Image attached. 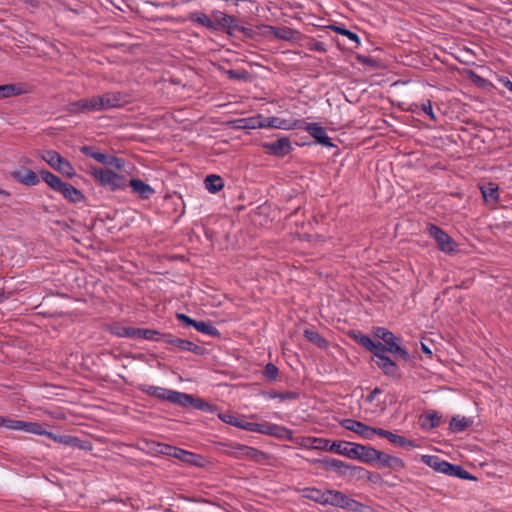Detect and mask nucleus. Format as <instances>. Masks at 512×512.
<instances>
[{
    "instance_id": "f257e3e1",
    "label": "nucleus",
    "mask_w": 512,
    "mask_h": 512,
    "mask_svg": "<svg viewBox=\"0 0 512 512\" xmlns=\"http://www.w3.org/2000/svg\"><path fill=\"white\" fill-rule=\"evenodd\" d=\"M322 469L335 473L347 483L364 481L366 468L356 466L332 457H322Z\"/></svg>"
},
{
    "instance_id": "f03ea898",
    "label": "nucleus",
    "mask_w": 512,
    "mask_h": 512,
    "mask_svg": "<svg viewBox=\"0 0 512 512\" xmlns=\"http://www.w3.org/2000/svg\"><path fill=\"white\" fill-rule=\"evenodd\" d=\"M421 461L437 472L454 476L463 480L476 481L477 478L465 470L461 465L452 464L436 455H422Z\"/></svg>"
},
{
    "instance_id": "7ed1b4c3",
    "label": "nucleus",
    "mask_w": 512,
    "mask_h": 512,
    "mask_svg": "<svg viewBox=\"0 0 512 512\" xmlns=\"http://www.w3.org/2000/svg\"><path fill=\"white\" fill-rule=\"evenodd\" d=\"M322 505H331L347 511L363 512L368 507L341 491L328 489L322 492Z\"/></svg>"
},
{
    "instance_id": "20e7f679",
    "label": "nucleus",
    "mask_w": 512,
    "mask_h": 512,
    "mask_svg": "<svg viewBox=\"0 0 512 512\" xmlns=\"http://www.w3.org/2000/svg\"><path fill=\"white\" fill-rule=\"evenodd\" d=\"M45 426H47V424L38 423V427L36 428V431L33 432V434L46 436L49 439H52L53 441L64 446L76 448L79 450L91 451L93 448L92 442L89 440H83L77 436L72 435H60L58 433L46 430Z\"/></svg>"
},
{
    "instance_id": "39448f33",
    "label": "nucleus",
    "mask_w": 512,
    "mask_h": 512,
    "mask_svg": "<svg viewBox=\"0 0 512 512\" xmlns=\"http://www.w3.org/2000/svg\"><path fill=\"white\" fill-rule=\"evenodd\" d=\"M89 172L96 181L111 191L124 190L128 186V180L124 175L110 169L91 166Z\"/></svg>"
},
{
    "instance_id": "423d86ee",
    "label": "nucleus",
    "mask_w": 512,
    "mask_h": 512,
    "mask_svg": "<svg viewBox=\"0 0 512 512\" xmlns=\"http://www.w3.org/2000/svg\"><path fill=\"white\" fill-rule=\"evenodd\" d=\"M218 445L230 448V450L225 451V453L236 458L241 455L247 459L255 461L256 463H263L270 458L268 453L243 444L220 442Z\"/></svg>"
},
{
    "instance_id": "0eeeda50",
    "label": "nucleus",
    "mask_w": 512,
    "mask_h": 512,
    "mask_svg": "<svg viewBox=\"0 0 512 512\" xmlns=\"http://www.w3.org/2000/svg\"><path fill=\"white\" fill-rule=\"evenodd\" d=\"M374 334L377 338L384 341L388 352L394 354L397 358L403 359L406 362L411 361V356L407 350L399 345L400 338H397L390 330L384 327H376Z\"/></svg>"
},
{
    "instance_id": "6e6552de",
    "label": "nucleus",
    "mask_w": 512,
    "mask_h": 512,
    "mask_svg": "<svg viewBox=\"0 0 512 512\" xmlns=\"http://www.w3.org/2000/svg\"><path fill=\"white\" fill-rule=\"evenodd\" d=\"M176 405L182 408L193 407L194 409L210 413L219 411L217 405L211 404L203 398L185 392L179 393Z\"/></svg>"
},
{
    "instance_id": "1a4fd4ad",
    "label": "nucleus",
    "mask_w": 512,
    "mask_h": 512,
    "mask_svg": "<svg viewBox=\"0 0 512 512\" xmlns=\"http://www.w3.org/2000/svg\"><path fill=\"white\" fill-rule=\"evenodd\" d=\"M80 151L85 156L91 157L103 165L115 167L118 170H122L124 168L125 161L122 158L96 151L92 146H82Z\"/></svg>"
},
{
    "instance_id": "9d476101",
    "label": "nucleus",
    "mask_w": 512,
    "mask_h": 512,
    "mask_svg": "<svg viewBox=\"0 0 512 512\" xmlns=\"http://www.w3.org/2000/svg\"><path fill=\"white\" fill-rule=\"evenodd\" d=\"M430 235L436 240L438 248L447 254L458 252V244L456 241L439 226H429Z\"/></svg>"
},
{
    "instance_id": "9b49d317",
    "label": "nucleus",
    "mask_w": 512,
    "mask_h": 512,
    "mask_svg": "<svg viewBox=\"0 0 512 512\" xmlns=\"http://www.w3.org/2000/svg\"><path fill=\"white\" fill-rule=\"evenodd\" d=\"M139 391L149 395L153 396L159 400L162 401H168L172 404L177 403L178 397H179V391L159 387V386H153L148 384H141L138 386Z\"/></svg>"
},
{
    "instance_id": "f8f14e48",
    "label": "nucleus",
    "mask_w": 512,
    "mask_h": 512,
    "mask_svg": "<svg viewBox=\"0 0 512 512\" xmlns=\"http://www.w3.org/2000/svg\"><path fill=\"white\" fill-rule=\"evenodd\" d=\"M98 111L119 108L126 103L125 96L121 92H107L95 95Z\"/></svg>"
},
{
    "instance_id": "ddd939ff",
    "label": "nucleus",
    "mask_w": 512,
    "mask_h": 512,
    "mask_svg": "<svg viewBox=\"0 0 512 512\" xmlns=\"http://www.w3.org/2000/svg\"><path fill=\"white\" fill-rule=\"evenodd\" d=\"M354 445H356V443L349 441H330L328 439H322V450L340 454L349 459L353 458L355 450Z\"/></svg>"
},
{
    "instance_id": "4468645a",
    "label": "nucleus",
    "mask_w": 512,
    "mask_h": 512,
    "mask_svg": "<svg viewBox=\"0 0 512 512\" xmlns=\"http://www.w3.org/2000/svg\"><path fill=\"white\" fill-rule=\"evenodd\" d=\"M66 111L72 115L99 112L95 96L82 98L77 101L70 102L66 107Z\"/></svg>"
},
{
    "instance_id": "2eb2a0df",
    "label": "nucleus",
    "mask_w": 512,
    "mask_h": 512,
    "mask_svg": "<svg viewBox=\"0 0 512 512\" xmlns=\"http://www.w3.org/2000/svg\"><path fill=\"white\" fill-rule=\"evenodd\" d=\"M176 459L180 460L182 463L186 465L199 468H205L209 464H211V462L205 456L182 448L179 449L178 456H176Z\"/></svg>"
},
{
    "instance_id": "dca6fc26",
    "label": "nucleus",
    "mask_w": 512,
    "mask_h": 512,
    "mask_svg": "<svg viewBox=\"0 0 512 512\" xmlns=\"http://www.w3.org/2000/svg\"><path fill=\"white\" fill-rule=\"evenodd\" d=\"M0 427H5L9 430H22L33 434L38 427V422L15 420L6 416H0Z\"/></svg>"
},
{
    "instance_id": "f3484780",
    "label": "nucleus",
    "mask_w": 512,
    "mask_h": 512,
    "mask_svg": "<svg viewBox=\"0 0 512 512\" xmlns=\"http://www.w3.org/2000/svg\"><path fill=\"white\" fill-rule=\"evenodd\" d=\"M354 449L352 460H358L368 465H375V457L378 455V450L376 448L356 443V445H354Z\"/></svg>"
},
{
    "instance_id": "a211bd4d",
    "label": "nucleus",
    "mask_w": 512,
    "mask_h": 512,
    "mask_svg": "<svg viewBox=\"0 0 512 512\" xmlns=\"http://www.w3.org/2000/svg\"><path fill=\"white\" fill-rule=\"evenodd\" d=\"M376 364L386 376L393 379L401 378V372L398 365L389 356L378 355Z\"/></svg>"
},
{
    "instance_id": "6ab92c4d",
    "label": "nucleus",
    "mask_w": 512,
    "mask_h": 512,
    "mask_svg": "<svg viewBox=\"0 0 512 512\" xmlns=\"http://www.w3.org/2000/svg\"><path fill=\"white\" fill-rule=\"evenodd\" d=\"M264 148L268 150L271 155L283 157L288 155L291 150V142L287 137H282L271 143H265Z\"/></svg>"
},
{
    "instance_id": "aec40b11",
    "label": "nucleus",
    "mask_w": 512,
    "mask_h": 512,
    "mask_svg": "<svg viewBox=\"0 0 512 512\" xmlns=\"http://www.w3.org/2000/svg\"><path fill=\"white\" fill-rule=\"evenodd\" d=\"M266 127L292 130L301 127L303 123L299 119H285L281 117H269L265 119Z\"/></svg>"
},
{
    "instance_id": "412c9836",
    "label": "nucleus",
    "mask_w": 512,
    "mask_h": 512,
    "mask_svg": "<svg viewBox=\"0 0 512 512\" xmlns=\"http://www.w3.org/2000/svg\"><path fill=\"white\" fill-rule=\"evenodd\" d=\"M11 176L17 182L26 186H35L40 182L39 176L30 169L18 168L15 169Z\"/></svg>"
},
{
    "instance_id": "4be33fe9",
    "label": "nucleus",
    "mask_w": 512,
    "mask_h": 512,
    "mask_svg": "<svg viewBox=\"0 0 512 512\" xmlns=\"http://www.w3.org/2000/svg\"><path fill=\"white\" fill-rule=\"evenodd\" d=\"M128 185L131 187L132 192L141 199H149L155 193V190L149 184L140 179L133 178L128 181Z\"/></svg>"
},
{
    "instance_id": "5701e85b",
    "label": "nucleus",
    "mask_w": 512,
    "mask_h": 512,
    "mask_svg": "<svg viewBox=\"0 0 512 512\" xmlns=\"http://www.w3.org/2000/svg\"><path fill=\"white\" fill-rule=\"evenodd\" d=\"M105 330L117 337L134 338L135 327L124 326L121 322H113L105 326Z\"/></svg>"
},
{
    "instance_id": "b1692460",
    "label": "nucleus",
    "mask_w": 512,
    "mask_h": 512,
    "mask_svg": "<svg viewBox=\"0 0 512 512\" xmlns=\"http://www.w3.org/2000/svg\"><path fill=\"white\" fill-rule=\"evenodd\" d=\"M342 425L347 430H350L365 439H370L371 426L354 419H345L343 420Z\"/></svg>"
},
{
    "instance_id": "393cba45",
    "label": "nucleus",
    "mask_w": 512,
    "mask_h": 512,
    "mask_svg": "<svg viewBox=\"0 0 512 512\" xmlns=\"http://www.w3.org/2000/svg\"><path fill=\"white\" fill-rule=\"evenodd\" d=\"M328 30H333L343 36H345L348 40L354 43V48H357L360 45V39L358 35L346 28L339 27L333 24H322V33L329 35ZM322 38H324V34H322Z\"/></svg>"
},
{
    "instance_id": "a878e982",
    "label": "nucleus",
    "mask_w": 512,
    "mask_h": 512,
    "mask_svg": "<svg viewBox=\"0 0 512 512\" xmlns=\"http://www.w3.org/2000/svg\"><path fill=\"white\" fill-rule=\"evenodd\" d=\"M442 416L435 410H429L419 418L420 425L425 429H433L439 426Z\"/></svg>"
},
{
    "instance_id": "bb28decb",
    "label": "nucleus",
    "mask_w": 512,
    "mask_h": 512,
    "mask_svg": "<svg viewBox=\"0 0 512 512\" xmlns=\"http://www.w3.org/2000/svg\"><path fill=\"white\" fill-rule=\"evenodd\" d=\"M164 335H165V333H162L155 329L135 327V333H134L133 339L161 341V340H164Z\"/></svg>"
},
{
    "instance_id": "cd10ccee",
    "label": "nucleus",
    "mask_w": 512,
    "mask_h": 512,
    "mask_svg": "<svg viewBox=\"0 0 512 512\" xmlns=\"http://www.w3.org/2000/svg\"><path fill=\"white\" fill-rule=\"evenodd\" d=\"M482 196L486 203L494 204L499 198L498 185L492 182H488L480 187Z\"/></svg>"
},
{
    "instance_id": "c85d7f7f",
    "label": "nucleus",
    "mask_w": 512,
    "mask_h": 512,
    "mask_svg": "<svg viewBox=\"0 0 512 512\" xmlns=\"http://www.w3.org/2000/svg\"><path fill=\"white\" fill-rule=\"evenodd\" d=\"M188 18L196 23H198L201 26H204L205 28L209 30H217V26L214 23V21L204 12L194 11L191 12L188 16Z\"/></svg>"
},
{
    "instance_id": "c756f323",
    "label": "nucleus",
    "mask_w": 512,
    "mask_h": 512,
    "mask_svg": "<svg viewBox=\"0 0 512 512\" xmlns=\"http://www.w3.org/2000/svg\"><path fill=\"white\" fill-rule=\"evenodd\" d=\"M66 199L77 203L83 199V194L74 186L64 182L59 191Z\"/></svg>"
},
{
    "instance_id": "7c9ffc66",
    "label": "nucleus",
    "mask_w": 512,
    "mask_h": 512,
    "mask_svg": "<svg viewBox=\"0 0 512 512\" xmlns=\"http://www.w3.org/2000/svg\"><path fill=\"white\" fill-rule=\"evenodd\" d=\"M473 424V420L467 417L454 416L450 421V430L455 433L463 432Z\"/></svg>"
},
{
    "instance_id": "2f4dec72",
    "label": "nucleus",
    "mask_w": 512,
    "mask_h": 512,
    "mask_svg": "<svg viewBox=\"0 0 512 512\" xmlns=\"http://www.w3.org/2000/svg\"><path fill=\"white\" fill-rule=\"evenodd\" d=\"M198 332L209 335L214 338H221L220 331L213 325L211 321H197L194 327Z\"/></svg>"
},
{
    "instance_id": "473e14b6",
    "label": "nucleus",
    "mask_w": 512,
    "mask_h": 512,
    "mask_svg": "<svg viewBox=\"0 0 512 512\" xmlns=\"http://www.w3.org/2000/svg\"><path fill=\"white\" fill-rule=\"evenodd\" d=\"M204 184L210 193H217L224 187L223 179L215 174L208 175L204 180Z\"/></svg>"
},
{
    "instance_id": "72a5a7b5",
    "label": "nucleus",
    "mask_w": 512,
    "mask_h": 512,
    "mask_svg": "<svg viewBox=\"0 0 512 512\" xmlns=\"http://www.w3.org/2000/svg\"><path fill=\"white\" fill-rule=\"evenodd\" d=\"M349 337L352 338L357 344L364 347L366 350L373 346V340L368 336L363 334L361 331L351 330L348 333Z\"/></svg>"
},
{
    "instance_id": "f704fd0d",
    "label": "nucleus",
    "mask_w": 512,
    "mask_h": 512,
    "mask_svg": "<svg viewBox=\"0 0 512 512\" xmlns=\"http://www.w3.org/2000/svg\"><path fill=\"white\" fill-rule=\"evenodd\" d=\"M269 29H270V33H272L273 36L276 37L277 39L286 40V41L294 39V31L289 27L270 26Z\"/></svg>"
},
{
    "instance_id": "c9c22d12",
    "label": "nucleus",
    "mask_w": 512,
    "mask_h": 512,
    "mask_svg": "<svg viewBox=\"0 0 512 512\" xmlns=\"http://www.w3.org/2000/svg\"><path fill=\"white\" fill-rule=\"evenodd\" d=\"M163 341L181 351H188L190 343V340L174 337L171 333H165Z\"/></svg>"
},
{
    "instance_id": "e433bc0d",
    "label": "nucleus",
    "mask_w": 512,
    "mask_h": 512,
    "mask_svg": "<svg viewBox=\"0 0 512 512\" xmlns=\"http://www.w3.org/2000/svg\"><path fill=\"white\" fill-rule=\"evenodd\" d=\"M40 175L42 179L49 185V187L57 192L64 183L58 176L49 171L43 170L40 172Z\"/></svg>"
},
{
    "instance_id": "4c0bfd02",
    "label": "nucleus",
    "mask_w": 512,
    "mask_h": 512,
    "mask_svg": "<svg viewBox=\"0 0 512 512\" xmlns=\"http://www.w3.org/2000/svg\"><path fill=\"white\" fill-rule=\"evenodd\" d=\"M269 436L276 437L280 440H292L293 432H292V430H290L284 426L274 424Z\"/></svg>"
},
{
    "instance_id": "58836bf2",
    "label": "nucleus",
    "mask_w": 512,
    "mask_h": 512,
    "mask_svg": "<svg viewBox=\"0 0 512 512\" xmlns=\"http://www.w3.org/2000/svg\"><path fill=\"white\" fill-rule=\"evenodd\" d=\"M238 127L246 129H256L260 127H266L265 120L262 121L259 117L244 118L238 120Z\"/></svg>"
},
{
    "instance_id": "ea45409f",
    "label": "nucleus",
    "mask_w": 512,
    "mask_h": 512,
    "mask_svg": "<svg viewBox=\"0 0 512 512\" xmlns=\"http://www.w3.org/2000/svg\"><path fill=\"white\" fill-rule=\"evenodd\" d=\"M212 16L214 18V23L217 26V30L219 28H226L232 22V16L222 12V11H213Z\"/></svg>"
},
{
    "instance_id": "a19ab883",
    "label": "nucleus",
    "mask_w": 512,
    "mask_h": 512,
    "mask_svg": "<svg viewBox=\"0 0 512 512\" xmlns=\"http://www.w3.org/2000/svg\"><path fill=\"white\" fill-rule=\"evenodd\" d=\"M22 93V89L15 84L0 85V99L17 96Z\"/></svg>"
},
{
    "instance_id": "79ce46f5",
    "label": "nucleus",
    "mask_w": 512,
    "mask_h": 512,
    "mask_svg": "<svg viewBox=\"0 0 512 512\" xmlns=\"http://www.w3.org/2000/svg\"><path fill=\"white\" fill-rule=\"evenodd\" d=\"M264 395L268 396L269 398H279L280 400H294L299 397V393L294 391H284V392H278L275 390H271L269 392H263Z\"/></svg>"
},
{
    "instance_id": "37998d69",
    "label": "nucleus",
    "mask_w": 512,
    "mask_h": 512,
    "mask_svg": "<svg viewBox=\"0 0 512 512\" xmlns=\"http://www.w3.org/2000/svg\"><path fill=\"white\" fill-rule=\"evenodd\" d=\"M389 442L396 444L400 447L406 448V449L414 448L417 446L414 441L409 440L406 437L395 434L393 432H391Z\"/></svg>"
},
{
    "instance_id": "c03bdc74",
    "label": "nucleus",
    "mask_w": 512,
    "mask_h": 512,
    "mask_svg": "<svg viewBox=\"0 0 512 512\" xmlns=\"http://www.w3.org/2000/svg\"><path fill=\"white\" fill-rule=\"evenodd\" d=\"M41 158L55 169L59 161L62 159V156L54 150H46L42 152Z\"/></svg>"
},
{
    "instance_id": "a18cd8bd",
    "label": "nucleus",
    "mask_w": 512,
    "mask_h": 512,
    "mask_svg": "<svg viewBox=\"0 0 512 512\" xmlns=\"http://www.w3.org/2000/svg\"><path fill=\"white\" fill-rule=\"evenodd\" d=\"M303 125L298 127L297 129H304L309 132V134L316 140L317 143H320V124L319 123H308L304 120H301Z\"/></svg>"
},
{
    "instance_id": "49530a36",
    "label": "nucleus",
    "mask_w": 512,
    "mask_h": 512,
    "mask_svg": "<svg viewBox=\"0 0 512 512\" xmlns=\"http://www.w3.org/2000/svg\"><path fill=\"white\" fill-rule=\"evenodd\" d=\"M55 170L59 171L63 175L71 178L75 175V169L71 165V163L62 157V159L59 161L57 167Z\"/></svg>"
},
{
    "instance_id": "de8ad7c7",
    "label": "nucleus",
    "mask_w": 512,
    "mask_h": 512,
    "mask_svg": "<svg viewBox=\"0 0 512 512\" xmlns=\"http://www.w3.org/2000/svg\"><path fill=\"white\" fill-rule=\"evenodd\" d=\"M179 447L167 444V443H161L158 449V455H165L169 457L176 458L178 456Z\"/></svg>"
},
{
    "instance_id": "09e8293b",
    "label": "nucleus",
    "mask_w": 512,
    "mask_h": 512,
    "mask_svg": "<svg viewBox=\"0 0 512 512\" xmlns=\"http://www.w3.org/2000/svg\"><path fill=\"white\" fill-rule=\"evenodd\" d=\"M279 374V368L274 365L273 363H268L265 365L263 370L264 377L269 381L276 380L277 376Z\"/></svg>"
},
{
    "instance_id": "8fccbe9b",
    "label": "nucleus",
    "mask_w": 512,
    "mask_h": 512,
    "mask_svg": "<svg viewBox=\"0 0 512 512\" xmlns=\"http://www.w3.org/2000/svg\"><path fill=\"white\" fill-rule=\"evenodd\" d=\"M303 336L317 347H320V334L316 330L312 328H305L303 331Z\"/></svg>"
},
{
    "instance_id": "3c124183",
    "label": "nucleus",
    "mask_w": 512,
    "mask_h": 512,
    "mask_svg": "<svg viewBox=\"0 0 512 512\" xmlns=\"http://www.w3.org/2000/svg\"><path fill=\"white\" fill-rule=\"evenodd\" d=\"M376 457H375V465H378L379 467L388 468L389 466V459L391 457L390 454L382 452L380 450L377 451Z\"/></svg>"
},
{
    "instance_id": "603ef678",
    "label": "nucleus",
    "mask_w": 512,
    "mask_h": 512,
    "mask_svg": "<svg viewBox=\"0 0 512 512\" xmlns=\"http://www.w3.org/2000/svg\"><path fill=\"white\" fill-rule=\"evenodd\" d=\"M225 74L234 80H246L248 77V72L245 69L241 70H226Z\"/></svg>"
},
{
    "instance_id": "864d4df0",
    "label": "nucleus",
    "mask_w": 512,
    "mask_h": 512,
    "mask_svg": "<svg viewBox=\"0 0 512 512\" xmlns=\"http://www.w3.org/2000/svg\"><path fill=\"white\" fill-rule=\"evenodd\" d=\"M303 497L320 503V490L316 488L303 489Z\"/></svg>"
},
{
    "instance_id": "5fc2aeb1",
    "label": "nucleus",
    "mask_w": 512,
    "mask_h": 512,
    "mask_svg": "<svg viewBox=\"0 0 512 512\" xmlns=\"http://www.w3.org/2000/svg\"><path fill=\"white\" fill-rule=\"evenodd\" d=\"M176 319L182 323L185 327H195L197 320L191 318L184 313H176Z\"/></svg>"
},
{
    "instance_id": "6e6d98bb",
    "label": "nucleus",
    "mask_w": 512,
    "mask_h": 512,
    "mask_svg": "<svg viewBox=\"0 0 512 512\" xmlns=\"http://www.w3.org/2000/svg\"><path fill=\"white\" fill-rule=\"evenodd\" d=\"M369 351L372 352L377 359L378 355H386L385 353L388 352L385 344L379 341H373V346L369 349Z\"/></svg>"
},
{
    "instance_id": "4d7b16f0",
    "label": "nucleus",
    "mask_w": 512,
    "mask_h": 512,
    "mask_svg": "<svg viewBox=\"0 0 512 512\" xmlns=\"http://www.w3.org/2000/svg\"><path fill=\"white\" fill-rule=\"evenodd\" d=\"M389 463H391V464H389L388 468L395 470V471L405 468V462L401 458L396 457V456L391 455V457L389 459Z\"/></svg>"
},
{
    "instance_id": "13d9d810",
    "label": "nucleus",
    "mask_w": 512,
    "mask_h": 512,
    "mask_svg": "<svg viewBox=\"0 0 512 512\" xmlns=\"http://www.w3.org/2000/svg\"><path fill=\"white\" fill-rule=\"evenodd\" d=\"M218 418L226 424L232 425L235 427V422H238L240 418L230 414V413H218Z\"/></svg>"
},
{
    "instance_id": "bf43d9fd",
    "label": "nucleus",
    "mask_w": 512,
    "mask_h": 512,
    "mask_svg": "<svg viewBox=\"0 0 512 512\" xmlns=\"http://www.w3.org/2000/svg\"><path fill=\"white\" fill-rule=\"evenodd\" d=\"M364 476V481L371 482L374 484L380 483L382 481V477L379 473L376 472H370L366 469Z\"/></svg>"
},
{
    "instance_id": "052dcab7",
    "label": "nucleus",
    "mask_w": 512,
    "mask_h": 512,
    "mask_svg": "<svg viewBox=\"0 0 512 512\" xmlns=\"http://www.w3.org/2000/svg\"><path fill=\"white\" fill-rule=\"evenodd\" d=\"M374 435H378L380 437L386 438L389 441L391 431H388V430H385L382 428L371 427L370 439H372Z\"/></svg>"
},
{
    "instance_id": "680f3d73",
    "label": "nucleus",
    "mask_w": 512,
    "mask_h": 512,
    "mask_svg": "<svg viewBox=\"0 0 512 512\" xmlns=\"http://www.w3.org/2000/svg\"><path fill=\"white\" fill-rule=\"evenodd\" d=\"M188 351L194 353L195 355H205L207 353L206 348L197 345L192 341L189 343Z\"/></svg>"
},
{
    "instance_id": "e2e57ef3",
    "label": "nucleus",
    "mask_w": 512,
    "mask_h": 512,
    "mask_svg": "<svg viewBox=\"0 0 512 512\" xmlns=\"http://www.w3.org/2000/svg\"><path fill=\"white\" fill-rule=\"evenodd\" d=\"M144 444H145V447L147 450L158 455V449L160 446V442L155 441V440H145Z\"/></svg>"
},
{
    "instance_id": "0e129e2a",
    "label": "nucleus",
    "mask_w": 512,
    "mask_h": 512,
    "mask_svg": "<svg viewBox=\"0 0 512 512\" xmlns=\"http://www.w3.org/2000/svg\"><path fill=\"white\" fill-rule=\"evenodd\" d=\"M200 228V230L205 234L206 238L209 241H214L215 239V232L212 229V226H197Z\"/></svg>"
},
{
    "instance_id": "69168bd1",
    "label": "nucleus",
    "mask_w": 512,
    "mask_h": 512,
    "mask_svg": "<svg viewBox=\"0 0 512 512\" xmlns=\"http://www.w3.org/2000/svg\"><path fill=\"white\" fill-rule=\"evenodd\" d=\"M421 109L428 115L430 116L431 119L435 120L436 117L433 113V110H432V104H431V101L430 100H427L425 103H423L421 105Z\"/></svg>"
},
{
    "instance_id": "338daca9",
    "label": "nucleus",
    "mask_w": 512,
    "mask_h": 512,
    "mask_svg": "<svg viewBox=\"0 0 512 512\" xmlns=\"http://www.w3.org/2000/svg\"><path fill=\"white\" fill-rule=\"evenodd\" d=\"M237 32L242 33L245 37L253 38L254 30L250 27L239 25Z\"/></svg>"
},
{
    "instance_id": "774afa93",
    "label": "nucleus",
    "mask_w": 512,
    "mask_h": 512,
    "mask_svg": "<svg viewBox=\"0 0 512 512\" xmlns=\"http://www.w3.org/2000/svg\"><path fill=\"white\" fill-rule=\"evenodd\" d=\"M235 427L251 432L252 422L239 419L238 422H235Z\"/></svg>"
}]
</instances>
